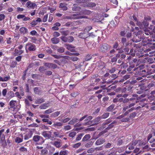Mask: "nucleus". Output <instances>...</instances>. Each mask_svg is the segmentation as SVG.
Listing matches in <instances>:
<instances>
[{"label":"nucleus","instance_id":"obj_1","mask_svg":"<svg viewBox=\"0 0 155 155\" xmlns=\"http://www.w3.org/2000/svg\"><path fill=\"white\" fill-rule=\"evenodd\" d=\"M9 104L10 107L14 109L19 110L21 107V105L18 103L15 100H11L9 102Z\"/></svg>","mask_w":155,"mask_h":155},{"label":"nucleus","instance_id":"obj_2","mask_svg":"<svg viewBox=\"0 0 155 155\" xmlns=\"http://www.w3.org/2000/svg\"><path fill=\"white\" fill-rule=\"evenodd\" d=\"M111 46L107 44H102L100 48V51L103 52H106L111 48Z\"/></svg>","mask_w":155,"mask_h":155},{"label":"nucleus","instance_id":"obj_3","mask_svg":"<svg viewBox=\"0 0 155 155\" xmlns=\"http://www.w3.org/2000/svg\"><path fill=\"white\" fill-rule=\"evenodd\" d=\"M92 118L93 117L91 116H89L87 117V115H85L80 118L79 120L80 121H81L86 118L84 120L85 121V122L83 123V125L85 126L88 124V123L92 119Z\"/></svg>","mask_w":155,"mask_h":155},{"label":"nucleus","instance_id":"obj_4","mask_svg":"<svg viewBox=\"0 0 155 155\" xmlns=\"http://www.w3.org/2000/svg\"><path fill=\"white\" fill-rule=\"evenodd\" d=\"M25 49L27 52L28 50L30 51H34L36 50V46L35 45L31 43H28L26 45Z\"/></svg>","mask_w":155,"mask_h":155},{"label":"nucleus","instance_id":"obj_5","mask_svg":"<svg viewBox=\"0 0 155 155\" xmlns=\"http://www.w3.org/2000/svg\"><path fill=\"white\" fill-rule=\"evenodd\" d=\"M32 140L35 142H38L40 144H42L44 142L43 138L42 137L38 135L34 136Z\"/></svg>","mask_w":155,"mask_h":155},{"label":"nucleus","instance_id":"obj_6","mask_svg":"<svg viewBox=\"0 0 155 155\" xmlns=\"http://www.w3.org/2000/svg\"><path fill=\"white\" fill-rule=\"evenodd\" d=\"M52 130L49 131H43L41 133V135L45 138L48 139H51L53 137L51 136Z\"/></svg>","mask_w":155,"mask_h":155},{"label":"nucleus","instance_id":"obj_7","mask_svg":"<svg viewBox=\"0 0 155 155\" xmlns=\"http://www.w3.org/2000/svg\"><path fill=\"white\" fill-rule=\"evenodd\" d=\"M141 33V31H139L137 34L135 35V36L131 39V40L133 42H137L140 41L141 37L140 35Z\"/></svg>","mask_w":155,"mask_h":155},{"label":"nucleus","instance_id":"obj_8","mask_svg":"<svg viewBox=\"0 0 155 155\" xmlns=\"http://www.w3.org/2000/svg\"><path fill=\"white\" fill-rule=\"evenodd\" d=\"M61 39L62 41L64 42H71L74 40V38L72 36L62 37H61Z\"/></svg>","mask_w":155,"mask_h":155},{"label":"nucleus","instance_id":"obj_9","mask_svg":"<svg viewBox=\"0 0 155 155\" xmlns=\"http://www.w3.org/2000/svg\"><path fill=\"white\" fill-rule=\"evenodd\" d=\"M84 18H86V17L83 16H78V14H74L73 15L72 17H70L69 16H66L64 18H66L68 19H71L72 18L74 19H79Z\"/></svg>","mask_w":155,"mask_h":155},{"label":"nucleus","instance_id":"obj_10","mask_svg":"<svg viewBox=\"0 0 155 155\" xmlns=\"http://www.w3.org/2000/svg\"><path fill=\"white\" fill-rule=\"evenodd\" d=\"M44 65L49 68L54 69L56 68L57 67V66L55 64L49 63H45L44 64Z\"/></svg>","mask_w":155,"mask_h":155},{"label":"nucleus","instance_id":"obj_11","mask_svg":"<svg viewBox=\"0 0 155 155\" xmlns=\"http://www.w3.org/2000/svg\"><path fill=\"white\" fill-rule=\"evenodd\" d=\"M146 71L145 69L142 70L140 71H138L135 73L136 75H141L142 76L145 77L146 76L145 74Z\"/></svg>","mask_w":155,"mask_h":155},{"label":"nucleus","instance_id":"obj_12","mask_svg":"<svg viewBox=\"0 0 155 155\" xmlns=\"http://www.w3.org/2000/svg\"><path fill=\"white\" fill-rule=\"evenodd\" d=\"M26 5L28 8L33 9L36 6V5L35 3H32L30 1H28L27 2Z\"/></svg>","mask_w":155,"mask_h":155},{"label":"nucleus","instance_id":"obj_13","mask_svg":"<svg viewBox=\"0 0 155 155\" xmlns=\"http://www.w3.org/2000/svg\"><path fill=\"white\" fill-rule=\"evenodd\" d=\"M5 136L4 134L2 135V137H1V141L0 143L2 144L3 147H5L6 145V143L5 140Z\"/></svg>","mask_w":155,"mask_h":155},{"label":"nucleus","instance_id":"obj_14","mask_svg":"<svg viewBox=\"0 0 155 155\" xmlns=\"http://www.w3.org/2000/svg\"><path fill=\"white\" fill-rule=\"evenodd\" d=\"M64 117L63 115H61L60 117H58L59 120L60 121H61L63 123H65L68 122V121H69L70 120V118L69 117H67L66 118H65L64 119H62V118L63 117Z\"/></svg>","mask_w":155,"mask_h":155},{"label":"nucleus","instance_id":"obj_15","mask_svg":"<svg viewBox=\"0 0 155 155\" xmlns=\"http://www.w3.org/2000/svg\"><path fill=\"white\" fill-rule=\"evenodd\" d=\"M53 136L52 137H53L52 138L54 137L61 138L63 136V135H61L60 132L58 131L54 132H53Z\"/></svg>","mask_w":155,"mask_h":155},{"label":"nucleus","instance_id":"obj_16","mask_svg":"<svg viewBox=\"0 0 155 155\" xmlns=\"http://www.w3.org/2000/svg\"><path fill=\"white\" fill-rule=\"evenodd\" d=\"M67 4L65 3H61L60 4L59 7L64 11H66L67 10L68 8L67 7Z\"/></svg>","mask_w":155,"mask_h":155},{"label":"nucleus","instance_id":"obj_17","mask_svg":"<svg viewBox=\"0 0 155 155\" xmlns=\"http://www.w3.org/2000/svg\"><path fill=\"white\" fill-rule=\"evenodd\" d=\"M21 138L19 137H17L15 138V140L16 143H20L22 142L23 141V136L22 134H20Z\"/></svg>","mask_w":155,"mask_h":155},{"label":"nucleus","instance_id":"obj_18","mask_svg":"<svg viewBox=\"0 0 155 155\" xmlns=\"http://www.w3.org/2000/svg\"><path fill=\"white\" fill-rule=\"evenodd\" d=\"M105 142V139L100 138L98 139L95 143V144L97 145H99L103 144Z\"/></svg>","mask_w":155,"mask_h":155},{"label":"nucleus","instance_id":"obj_19","mask_svg":"<svg viewBox=\"0 0 155 155\" xmlns=\"http://www.w3.org/2000/svg\"><path fill=\"white\" fill-rule=\"evenodd\" d=\"M66 48L69 50H70L71 52H74L75 51V50L74 49L75 47L73 45H71L66 44Z\"/></svg>","mask_w":155,"mask_h":155},{"label":"nucleus","instance_id":"obj_20","mask_svg":"<svg viewBox=\"0 0 155 155\" xmlns=\"http://www.w3.org/2000/svg\"><path fill=\"white\" fill-rule=\"evenodd\" d=\"M96 5V4L94 2H90L87 3L86 5V7L89 8H93L95 7Z\"/></svg>","mask_w":155,"mask_h":155},{"label":"nucleus","instance_id":"obj_21","mask_svg":"<svg viewBox=\"0 0 155 155\" xmlns=\"http://www.w3.org/2000/svg\"><path fill=\"white\" fill-rule=\"evenodd\" d=\"M79 121L78 119L76 118H73L68 123V124L71 125H73L75 123L78 122Z\"/></svg>","mask_w":155,"mask_h":155},{"label":"nucleus","instance_id":"obj_22","mask_svg":"<svg viewBox=\"0 0 155 155\" xmlns=\"http://www.w3.org/2000/svg\"><path fill=\"white\" fill-rule=\"evenodd\" d=\"M79 36L81 38L85 39L88 37V34L85 32L81 33L79 34Z\"/></svg>","mask_w":155,"mask_h":155},{"label":"nucleus","instance_id":"obj_23","mask_svg":"<svg viewBox=\"0 0 155 155\" xmlns=\"http://www.w3.org/2000/svg\"><path fill=\"white\" fill-rule=\"evenodd\" d=\"M121 41L124 46L125 47L127 46L129 44V43L127 42V39L124 38H122Z\"/></svg>","mask_w":155,"mask_h":155},{"label":"nucleus","instance_id":"obj_24","mask_svg":"<svg viewBox=\"0 0 155 155\" xmlns=\"http://www.w3.org/2000/svg\"><path fill=\"white\" fill-rule=\"evenodd\" d=\"M63 125V124L60 122L57 123H54L53 124L52 126L55 128L58 129L59 127Z\"/></svg>","mask_w":155,"mask_h":155},{"label":"nucleus","instance_id":"obj_25","mask_svg":"<svg viewBox=\"0 0 155 155\" xmlns=\"http://www.w3.org/2000/svg\"><path fill=\"white\" fill-rule=\"evenodd\" d=\"M19 31L21 34H24L27 32L28 29L25 27H22L20 29Z\"/></svg>","mask_w":155,"mask_h":155},{"label":"nucleus","instance_id":"obj_26","mask_svg":"<svg viewBox=\"0 0 155 155\" xmlns=\"http://www.w3.org/2000/svg\"><path fill=\"white\" fill-rule=\"evenodd\" d=\"M51 41L53 44H57L59 42V40L58 38H53L51 39Z\"/></svg>","mask_w":155,"mask_h":155},{"label":"nucleus","instance_id":"obj_27","mask_svg":"<svg viewBox=\"0 0 155 155\" xmlns=\"http://www.w3.org/2000/svg\"><path fill=\"white\" fill-rule=\"evenodd\" d=\"M81 9L80 7L77 6L75 4H74L73 6L72 7V10L74 11H78Z\"/></svg>","mask_w":155,"mask_h":155},{"label":"nucleus","instance_id":"obj_28","mask_svg":"<svg viewBox=\"0 0 155 155\" xmlns=\"http://www.w3.org/2000/svg\"><path fill=\"white\" fill-rule=\"evenodd\" d=\"M91 137L90 134H87L83 138L82 141L84 142L88 140Z\"/></svg>","mask_w":155,"mask_h":155},{"label":"nucleus","instance_id":"obj_29","mask_svg":"<svg viewBox=\"0 0 155 155\" xmlns=\"http://www.w3.org/2000/svg\"><path fill=\"white\" fill-rule=\"evenodd\" d=\"M10 78L9 76H8L6 77H5L2 78L0 76V81H6L9 80Z\"/></svg>","mask_w":155,"mask_h":155},{"label":"nucleus","instance_id":"obj_30","mask_svg":"<svg viewBox=\"0 0 155 155\" xmlns=\"http://www.w3.org/2000/svg\"><path fill=\"white\" fill-rule=\"evenodd\" d=\"M49 106L48 104H44L41 105L39 107L40 109H45Z\"/></svg>","mask_w":155,"mask_h":155},{"label":"nucleus","instance_id":"obj_31","mask_svg":"<svg viewBox=\"0 0 155 155\" xmlns=\"http://www.w3.org/2000/svg\"><path fill=\"white\" fill-rule=\"evenodd\" d=\"M24 52V51L22 50L20 51L16 49H15L14 51V54L16 55L21 54Z\"/></svg>","mask_w":155,"mask_h":155},{"label":"nucleus","instance_id":"obj_32","mask_svg":"<svg viewBox=\"0 0 155 155\" xmlns=\"http://www.w3.org/2000/svg\"><path fill=\"white\" fill-rule=\"evenodd\" d=\"M45 101V100L43 98H41L35 101V103L36 104H40Z\"/></svg>","mask_w":155,"mask_h":155},{"label":"nucleus","instance_id":"obj_33","mask_svg":"<svg viewBox=\"0 0 155 155\" xmlns=\"http://www.w3.org/2000/svg\"><path fill=\"white\" fill-rule=\"evenodd\" d=\"M53 145L57 148L60 147L61 146L60 143L57 141H55Z\"/></svg>","mask_w":155,"mask_h":155},{"label":"nucleus","instance_id":"obj_34","mask_svg":"<svg viewBox=\"0 0 155 155\" xmlns=\"http://www.w3.org/2000/svg\"><path fill=\"white\" fill-rule=\"evenodd\" d=\"M115 107L114 104H112L109 106L107 109V110L108 111H112Z\"/></svg>","mask_w":155,"mask_h":155},{"label":"nucleus","instance_id":"obj_35","mask_svg":"<svg viewBox=\"0 0 155 155\" xmlns=\"http://www.w3.org/2000/svg\"><path fill=\"white\" fill-rule=\"evenodd\" d=\"M144 65L143 64H141L138 67L136 68H135L134 69V71L136 70H137L138 71H140L142 70V69L144 68Z\"/></svg>","mask_w":155,"mask_h":155},{"label":"nucleus","instance_id":"obj_36","mask_svg":"<svg viewBox=\"0 0 155 155\" xmlns=\"http://www.w3.org/2000/svg\"><path fill=\"white\" fill-rule=\"evenodd\" d=\"M8 95L9 98H11L14 97V93L13 91H10L8 93Z\"/></svg>","mask_w":155,"mask_h":155},{"label":"nucleus","instance_id":"obj_37","mask_svg":"<svg viewBox=\"0 0 155 155\" xmlns=\"http://www.w3.org/2000/svg\"><path fill=\"white\" fill-rule=\"evenodd\" d=\"M109 114L108 113H106L103 114L101 116V119H105L109 116Z\"/></svg>","mask_w":155,"mask_h":155},{"label":"nucleus","instance_id":"obj_38","mask_svg":"<svg viewBox=\"0 0 155 155\" xmlns=\"http://www.w3.org/2000/svg\"><path fill=\"white\" fill-rule=\"evenodd\" d=\"M92 28V27L91 26H87L85 27L84 28V31L87 32H88Z\"/></svg>","mask_w":155,"mask_h":155},{"label":"nucleus","instance_id":"obj_39","mask_svg":"<svg viewBox=\"0 0 155 155\" xmlns=\"http://www.w3.org/2000/svg\"><path fill=\"white\" fill-rule=\"evenodd\" d=\"M60 111L56 112L51 114V116L52 117H55L58 116L60 114Z\"/></svg>","mask_w":155,"mask_h":155},{"label":"nucleus","instance_id":"obj_40","mask_svg":"<svg viewBox=\"0 0 155 155\" xmlns=\"http://www.w3.org/2000/svg\"><path fill=\"white\" fill-rule=\"evenodd\" d=\"M101 119V117H98L94 119L92 121H94L95 123H97L99 122Z\"/></svg>","mask_w":155,"mask_h":155},{"label":"nucleus","instance_id":"obj_41","mask_svg":"<svg viewBox=\"0 0 155 155\" xmlns=\"http://www.w3.org/2000/svg\"><path fill=\"white\" fill-rule=\"evenodd\" d=\"M81 145V143L80 142L74 144L73 145L72 147L74 148H78Z\"/></svg>","mask_w":155,"mask_h":155},{"label":"nucleus","instance_id":"obj_42","mask_svg":"<svg viewBox=\"0 0 155 155\" xmlns=\"http://www.w3.org/2000/svg\"><path fill=\"white\" fill-rule=\"evenodd\" d=\"M83 135L84 134L83 133L80 134H79L76 138V141H78L80 140Z\"/></svg>","mask_w":155,"mask_h":155},{"label":"nucleus","instance_id":"obj_43","mask_svg":"<svg viewBox=\"0 0 155 155\" xmlns=\"http://www.w3.org/2000/svg\"><path fill=\"white\" fill-rule=\"evenodd\" d=\"M116 70L115 68H112L111 69H108L107 71V72H109L110 74L114 73Z\"/></svg>","mask_w":155,"mask_h":155},{"label":"nucleus","instance_id":"obj_44","mask_svg":"<svg viewBox=\"0 0 155 155\" xmlns=\"http://www.w3.org/2000/svg\"><path fill=\"white\" fill-rule=\"evenodd\" d=\"M116 123V121H113L111 124L109 125L108 126L107 128V129L108 130L112 128L114 126L113 124Z\"/></svg>","mask_w":155,"mask_h":155},{"label":"nucleus","instance_id":"obj_45","mask_svg":"<svg viewBox=\"0 0 155 155\" xmlns=\"http://www.w3.org/2000/svg\"><path fill=\"white\" fill-rule=\"evenodd\" d=\"M54 111L53 109L52 108H50L48 110H45V113L47 114H49L51 113H52V112H53Z\"/></svg>","mask_w":155,"mask_h":155},{"label":"nucleus","instance_id":"obj_46","mask_svg":"<svg viewBox=\"0 0 155 155\" xmlns=\"http://www.w3.org/2000/svg\"><path fill=\"white\" fill-rule=\"evenodd\" d=\"M68 153L67 150L61 151L60 152L59 155H67Z\"/></svg>","mask_w":155,"mask_h":155},{"label":"nucleus","instance_id":"obj_47","mask_svg":"<svg viewBox=\"0 0 155 155\" xmlns=\"http://www.w3.org/2000/svg\"><path fill=\"white\" fill-rule=\"evenodd\" d=\"M34 91L35 94H39L40 93V90L38 87H36L34 88Z\"/></svg>","mask_w":155,"mask_h":155},{"label":"nucleus","instance_id":"obj_48","mask_svg":"<svg viewBox=\"0 0 155 155\" xmlns=\"http://www.w3.org/2000/svg\"><path fill=\"white\" fill-rule=\"evenodd\" d=\"M19 150L22 152H27V148L24 147H22L19 149Z\"/></svg>","mask_w":155,"mask_h":155},{"label":"nucleus","instance_id":"obj_49","mask_svg":"<svg viewBox=\"0 0 155 155\" xmlns=\"http://www.w3.org/2000/svg\"><path fill=\"white\" fill-rule=\"evenodd\" d=\"M93 144V143L91 141H90L86 143L85 145L86 147H91Z\"/></svg>","mask_w":155,"mask_h":155},{"label":"nucleus","instance_id":"obj_50","mask_svg":"<svg viewBox=\"0 0 155 155\" xmlns=\"http://www.w3.org/2000/svg\"><path fill=\"white\" fill-rule=\"evenodd\" d=\"M76 133L75 132H72L70 133L69 134V137L73 138L76 135Z\"/></svg>","mask_w":155,"mask_h":155},{"label":"nucleus","instance_id":"obj_51","mask_svg":"<svg viewBox=\"0 0 155 155\" xmlns=\"http://www.w3.org/2000/svg\"><path fill=\"white\" fill-rule=\"evenodd\" d=\"M46 70V69L45 68V67L44 66H41L39 68V70L40 72H44Z\"/></svg>","mask_w":155,"mask_h":155},{"label":"nucleus","instance_id":"obj_52","mask_svg":"<svg viewBox=\"0 0 155 155\" xmlns=\"http://www.w3.org/2000/svg\"><path fill=\"white\" fill-rule=\"evenodd\" d=\"M64 48L63 47H60L57 49L58 52L60 53H63L64 51Z\"/></svg>","mask_w":155,"mask_h":155},{"label":"nucleus","instance_id":"obj_53","mask_svg":"<svg viewBox=\"0 0 155 155\" xmlns=\"http://www.w3.org/2000/svg\"><path fill=\"white\" fill-rule=\"evenodd\" d=\"M79 93L78 92H75L71 94V96L73 97H75L78 95Z\"/></svg>","mask_w":155,"mask_h":155},{"label":"nucleus","instance_id":"obj_54","mask_svg":"<svg viewBox=\"0 0 155 155\" xmlns=\"http://www.w3.org/2000/svg\"><path fill=\"white\" fill-rule=\"evenodd\" d=\"M137 114V113L135 112H133L130 115L129 117L130 118H133Z\"/></svg>","mask_w":155,"mask_h":155},{"label":"nucleus","instance_id":"obj_55","mask_svg":"<svg viewBox=\"0 0 155 155\" xmlns=\"http://www.w3.org/2000/svg\"><path fill=\"white\" fill-rule=\"evenodd\" d=\"M7 92V91L6 89H3L2 92V95L3 96L5 97L6 95Z\"/></svg>","mask_w":155,"mask_h":155},{"label":"nucleus","instance_id":"obj_56","mask_svg":"<svg viewBox=\"0 0 155 155\" xmlns=\"http://www.w3.org/2000/svg\"><path fill=\"white\" fill-rule=\"evenodd\" d=\"M62 34L64 35H67L69 33V31L68 30L64 31L61 32Z\"/></svg>","mask_w":155,"mask_h":155},{"label":"nucleus","instance_id":"obj_57","mask_svg":"<svg viewBox=\"0 0 155 155\" xmlns=\"http://www.w3.org/2000/svg\"><path fill=\"white\" fill-rule=\"evenodd\" d=\"M154 86H155L154 83L153 82H152L148 85L147 87L148 88H150Z\"/></svg>","mask_w":155,"mask_h":155},{"label":"nucleus","instance_id":"obj_58","mask_svg":"<svg viewBox=\"0 0 155 155\" xmlns=\"http://www.w3.org/2000/svg\"><path fill=\"white\" fill-rule=\"evenodd\" d=\"M78 57H73L70 58V59L73 61H77L78 60Z\"/></svg>","mask_w":155,"mask_h":155},{"label":"nucleus","instance_id":"obj_59","mask_svg":"<svg viewBox=\"0 0 155 155\" xmlns=\"http://www.w3.org/2000/svg\"><path fill=\"white\" fill-rule=\"evenodd\" d=\"M71 129V126L70 125H67L64 127V129L65 130H68Z\"/></svg>","mask_w":155,"mask_h":155},{"label":"nucleus","instance_id":"obj_60","mask_svg":"<svg viewBox=\"0 0 155 155\" xmlns=\"http://www.w3.org/2000/svg\"><path fill=\"white\" fill-rule=\"evenodd\" d=\"M25 17V15H18L17 16V18L18 19H20L23 18Z\"/></svg>","mask_w":155,"mask_h":155},{"label":"nucleus","instance_id":"obj_61","mask_svg":"<svg viewBox=\"0 0 155 155\" xmlns=\"http://www.w3.org/2000/svg\"><path fill=\"white\" fill-rule=\"evenodd\" d=\"M52 56L54 57L55 58L59 59L62 58V55H53Z\"/></svg>","mask_w":155,"mask_h":155},{"label":"nucleus","instance_id":"obj_62","mask_svg":"<svg viewBox=\"0 0 155 155\" xmlns=\"http://www.w3.org/2000/svg\"><path fill=\"white\" fill-rule=\"evenodd\" d=\"M129 120V118H124L122 119L121 121V122H126L128 121Z\"/></svg>","mask_w":155,"mask_h":155},{"label":"nucleus","instance_id":"obj_63","mask_svg":"<svg viewBox=\"0 0 155 155\" xmlns=\"http://www.w3.org/2000/svg\"><path fill=\"white\" fill-rule=\"evenodd\" d=\"M37 24V22L36 20H33L31 23V25L32 27L34 26Z\"/></svg>","mask_w":155,"mask_h":155},{"label":"nucleus","instance_id":"obj_64","mask_svg":"<svg viewBox=\"0 0 155 155\" xmlns=\"http://www.w3.org/2000/svg\"><path fill=\"white\" fill-rule=\"evenodd\" d=\"M128 146H129L128 149L129 150H133L134 148V146L132 145L131 143H130Z\"/></svg>","mask_w":155,"mask_h":155}]
</instances>
